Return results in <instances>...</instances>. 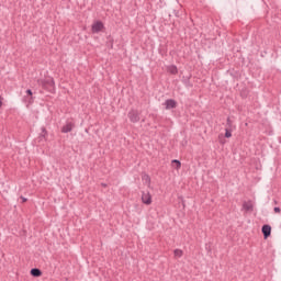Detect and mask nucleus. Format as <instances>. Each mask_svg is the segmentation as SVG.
Here are the masks:
<instances>
[{"label":"nucleus","instance_id":"a211bd4d","mask_svg":"<svg viewBox=\"0 0 281 281\" xmlns=\"http://www.w3.org/2000/svg\"><path fill=\"white\" fill-rule=\"evenodd\" d=\"M280 212H281L280 207L276 206V207H274V213H276V214H280Z\"/></svg>","mask_w":281,"mask_h":281},{"label":"nucleus","instance_id":"412c9836","mask_svg":"<svg viewBox=\"0 0 281 281\" xmlns=\"http://www.w3.org/2000/svg\"><path fill=\"white\" fill-rule=\"evenodd\" d=\"M274 205H278V201H274Z\"/></svg>","mask_w":281,"mask_h":281},{"label":"nucleus","instance_id":"1a4fd4ad","mask_svg":"<svg viewBox=\"0 0 281 281\" xmlns=\"http://www.w3.org/2000/svg\"><path fill=\"white\" fill-rule=\"evenodd\" d=\"M243 207L246 212H254V203L251 201L244 202Z\"/></svg>","mask_w":281,"mask_h":281},{"label":"nucleus","instance_id":"f03ea898","mask_svg":"<svg viewBox=\"0 0 281 281\" xmlns=\"http://www.w3.org/2000/svg\"><path fill=\"white\" fill-rule=\"evenodd\" d=\"M127 117L130 119V121L133 124H137V122H139L140 116H139V111L132 109L128 114Z\"/></svg>","mask_w":281,"mask_h":281},{"label":"nucleus","instance_id":"0eeeda50","mask_svg":"<svg viewBox=\"0 0 281 281\" xmlns=\"http://www.w3.org/2000/svg\"><path fill=\"white\" fill-rule=\"evenodd\" d=\"M165 106L167 110L177 109V101L175 99H168L165 101Z\"/></svg>","mask_w":281,"mask_h":281},{"label":"nucleus","instance_id":"6e6552de","mask_svg":"<svg viewBox=\"0 0 281 281\" xmlns=\"http://www.w3.org/2000/svg\"><path fill=\"white\" fill-rule=\"evenodd\" d=\"M167 71L168 74H171V76H177V74H179V69L175 65L168 66Z\"/></svg>","mask_w":281,"mask_h":281},{"label":"nucleus","instance_id":"4be33fe9","mask_svg":"<svg viewBox=\"0 0 281 281\" xmlns=\"http://www.w3.org/2000/svg\"><path fill=\"white\" fill-rule=\"evenodd\" d=\"M188 87H192V83H189Z\"/></svg>","mask_w":281,"mask_h":281},{"label":"nucleus","instance_id":"aec40b11","mask_svg":"<svg viewBox=\"0 0 281 281\" xmlns=\"http://www.w3.org/2000/svg\"><path fill=\"white\" fill-rule=\"evenodd\" d=\"M101 187H102V188H108V184L104 183V182H102V183H101Z\"/></svg>","mask_w":281,"mask_h":281},{"label":"nucleus","instance_id":"20e7f679","mask_svg":"<svg viewBox=\"0 0 281 281\" xmlns=\"http://www.w3.org/2000/svg\"><path fill=\"white\" fill-rule=\"evenodd\" d=\"M142 203H144V205H150L153 203V195H150V192L143 191Z\"/></svg>","mask_w":281,"mask_h":281},{"label":"nucleus","instance_id":"f8f14e48","mask_svg":"<svg viewBox=\"0 0 281 281\" xmlns=\"http://www.w3.org/2000/svg\"><path fill=\"white\" fill-rule=\"evenodd\" d=\"M172 166L176 167V170H179L181 168V161L175 159L171 161Z\"/></svg>","mask_w":281,"mask_h":281},{"label":"nucleus","instance_id":"2eb2a0df","mask_svg":"<svg viewBox=\"0 0 281 281\" xmlns=\"http://www.w3.org/2000/svg\"><path fill=\"white\" fill-rule=\"evenodd\" d=\"M232 124H233L232 119L227 117L226 125L228 126V128H232Z\"/></svg>","mask_w":281,"mask_h":281},{"label":"nucleus","instance_id":"4468645a","mask_svg":"<svg viewBox=\"0 0 281 281\" xmlns=\"http://www.w3.org/2000/svg\"><path fill=\"white\" fill-rule=\"evenodd\" d=\"M143 179H144V181H146L147 183H150V176L144 175V176H143Z\"/></svg>","mask_w":281,"mask_h":281},{"label":"nucleus","instance_id":"7ed1b4c3","mask_svg":"<svg viewBox=\"0 0 281 281\" xmlns=\"http://www.w3.org/2000/svg\"><path fill=\"white\" fill-rule=\"evenodd\" d=\"M102 30H104V23H102V21H97L91 26V31L93 34H98L102 32Z\"/></svg>","mask_w":281,"mask_h":281},{"label":"nucleus","instance_id":"ddd939ff","mask_svg":"<svg viewBox=\"0 0 281 281\" xmlns=\"http://www.w3.org/2000/svg\"><path fill=\"white\" fill-rule=\"evenodd\" d=\"M225 137L227 138L232 137V130L229 127L225 128Z\"/></svg>","mask_w":281,"mask_h":281},{"label":"nucleus","instance_id":"423d86ee","mask_svg":"<svg viewBox=\"0 0 281 281\" xmlns=\"http://www.w3.org/2000/svg\"><path fill=\"white\" fill-rule=\"evenodd\" d=\"M261 232H262V234H263V238H265V239L269 238V236H271V225L265 224V225L261 227Z\"/></svg>","mask_w":281,"mask_h":281},{"label":"nucleus","instance_id":"f3484780","mask_svg":"<svg viewBox=\"0 0 281 281\" xmlns=\"http://www.w3.org/2000/svg\"><path fill=\"white\" fill-rule=\"evenodd\" d=\"M22 203H27V198H24L23 195L20 196Z\"/></svg>","mask_w":281,"mask_h":281},{"label":"nucleus","instance_id":"f257e3e1","mask_svg":"<svg viewBox=\"0 0 281 281\" xmlns=\"http://www.w3.org/2000/svg\"><path fill=\"white\" fill-rule=\"evenodd\" d=\"M37 83L41 85L42 89H45V91H48L49 93L56 91V82L54 81V78L38 79Z\"/></svg>","mask_w":281,"mask_h":281},{"label":"nucleus","instance_id":"6ab92c4d","mask_svg":"<svg viewBox=\"0 0 281 281\" xmlns=\"http://www.w3.org/2000/svg\"><path fill=\"white\" fill-rule=\"evenodd\" d=\"M26 93L29 94V95H33V93H32V91L29 89V90H26Z\"/></svg>","mask_w":281,"mask_h":281},{"label":"nucleus","instance_id":"9b49d317","mask_svg":"<svg viewBox=\"0 0 281 281\" xmlns=\"http://www.w3.org/2000/svg\"><path fill=\"white\" fill-rule=\"evenodd\" d=\"M173 256H175V258H181V256H183V250L175 249L173 250Z\"/></svg>","mask_w":281,"mask_h":281},{"label":"nucleus","instance_id":"39448f33","mask_svg":"<svg viewBox=\"0 0 281 281\" xmlns=\"http://www.w3.org/2000/svg\"><path fill=\"white\" fill-rule=\"evenodd\" d=\"M76 128V123L74 122H67L63 127H61V133H71Z\"/></svg>","mask_w":281,"mask_h":281},{"label":"nucleus","instance_id":"dca6fc26","mask_svg":"<svg viewBox=\"0 0 281 281\" xmlns=\"http://www.w3.org/2000/svg\"><path fill=\"white\" fill-rule=\"evenodd\" d=\"M46 135H47V128L42 127V134H41V136H42V137H45Z\"/></svg>","mask_w":281,"mask_h":281},{"label":"nucleus","instance_id":"9d476101","mask_svg":"<svg viewBox=\"0 0 281 281\" xmlns=\"http://www.w3.org/2000/svg\"><path fill=\"white\" fill-rule=\"evenodd\" d=\"M31 276H33V278H41L43 276V271L38 268H33L31 269Z\"/></svg>","mask_w":281,"mask_h":281}]
</instances>
